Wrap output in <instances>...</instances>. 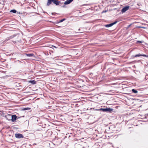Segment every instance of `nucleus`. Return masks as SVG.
Segmentation results:
<instances>
[{
    "label": "nucleus",
    "instance_id": "nucleus-1",
    "mask_svg": "<svg viewBox=\"0 0 148 148\" xmlns=\"http://www.w3.org/2000/svg\"><path fill=\"white\" fill-rule=\"evenodd\" d=\"M52 2L56 5H59L60 6L62 5V3L60 1H58V0H48L47 5L48 6H49L51 4Z\"/></svg>",
    "mask_w": 148,
    "mask_h": 148
},
{
    "label": "nucleus",
    "instance_id": "nucleus-2",
    "mask_svg": "<svg viewBox=\"0 0 148 148\" xmlns=\"http://www.w3.org/2000/svg\"><path fill=\"white\" fill-rule=\"evenodd\" d=\"M100 110H102L103 112H111L112 111L113 109L110 108H101Z\"/></svg>",
    "mask_w": 148,
    "mask_h": 148
},
{
    "label": "nucleus",
    "instance_id": "nucleus-3",
    "mask_svg": "<svg viewBox=\"0 0 148 148\" xmlns=\"http://www.w3.org/2000/svg\"><path fill=\"white\" fill-rule=\"evenodd\" d=\"M15 136V137L17 138H23L24 137L23 135L21 134H16Z\"/></svg>",
    "mask_w": 148,
    "mask_h": 148
},
{
    "label": "nucleus",
    "instance_id": "nucleus-4",
    "mask_svg": "<svg viewBox=\"0 0 148 148\" xmlns=\"http://www.w3.org/2000/svg\"><path fill=\"white\" fill-rule=\"evenodd\" d=\"M117 22V21H115L114 22L110 24H107L105 25L106 27H108L112 26L113 25L116 24Z\"/></svg>",
    "mask_w": 148,
    "mask_h": 148
},
{
    "label": "nucleus",
    "instance_id": "nucleus-5",
    "mask_svg": "<svg viewBox=\"0 0 148 148\" xmlns=\"http://www.w3.org/2000/svg\"><path fill=\"white\" fill-rule=\"evenodd\" d=\"M17 116L15 115H11V121L13 122H14L16 120Z\"/></svg>",
    "mask_w": 148,
    "mask_h": 148
},
{
    "label": "nucleus",
    "instance_id": "nucleus-6",
    "mask_svg": "<svg viewBox=\"0 0 148 148\" xmlns=\"http://www.w3.org/2000/svg\"><path fill=\"white\" fill-rule=\"evenodd\" d=\"M129 7L126 6L123 8L121 10V12L122 13H124L129 9Z\"/></svg>",
    "mask_w": 148,
    "mask_h": 148
},
{
    "label": "nucleus",
    "instance_id": "nucleus-7",
    "mask_svg": "<svg viewBox=\"0 0 148 148\" xmlns=\"http://www.w3.org/2000/svg\"><path fill=\"white\" fill-rule=\"evenodd\" d=\"M5 117L7 120L10 121L11 120V114H7L5 116Z\"/></svg>",
    "mask_w": 148,
    "mask_h": 148
},
{
    "label": "nucleus",
    "instance_id": "nucleus-8",
    "mask_svg": "<svg viewBox=\"0 0 148 148\" xmlns=\"http://www.w3.org/2000/svg\"><path fill=\"white\" fill-rule=\"evenodd\" d=\"M73 0H67L64 2V4L67 5L70 3L72 2Z\"/></svg>",
    "mask_w": 148,
    "mask_h": 148
},
{
    "label": "nucleus",
    "instance_id": "nucleus-9",
    "mask_svg": "<svg viewBox=\"0 0 148 148\" xmlns=\"http://www.w3.org/2000/svg\"><path fill=\"white\" fill-rule=\"evenodd\" d=\"M47 133L48 136H50L52 134V132L49 130H48L47 131Z\"/></svg>",
    "mask_w": 148,
    "mask_h": 148
},
{
    "label": "nucleus",
    "instance_id": "nucleus-10",
    "mask_svg": "<svg viewBox=\"0 0 148 148\" xmlns=\"http://www.w3.org/2000/svg\"><path fill=\"white\" fill-rule=\"evenodd\" d=\"M146 43L144 42L143 40H139V47L142 46V45H144V44H145Z\"/></svg>",
    "mask_w": 148,
    "mask_h": 148
},
{
    "label": "nucleus",
    "instance_id": "nucleus-11",
    "mask_svg": "<svg viewBox=\"0 0 148 148\" xmlns=\"http://www.w3.org/2000/svg\"><path fill=\"white\" fill-rule=\"evenodd\" d=\"M13 37H12V36H10V37H9L5 39V40L3 41V42L4 43H5L7 41L9 40L10 39H11Z\"/></svg>",
    "mask_w": 148,
    "mask_h": 148
},
{
    "label": "nucleus",
    "instance_id": "nucleus-12",
    "mask_svg": "<svg viewBox=\"0 0 148 148\" xmlns=\"http://www.w3.org/2000/svg\"><path fill=\"white\" fill-rule=\"evenodd\" d=\"M29 82L31 83L32 84H35L36 83V82L34 80H30Z\"/></svg>",
    "mask_w": 148,
    "mask_h": 148
},
{
    "label": "nucleus",
    "instance_id": "nucleus-13",
    "mask_svg": "<svg viewBox=\"0 0 148 148\" xmlns=\"http://www.w3.org/2000/svg\"><path fill=\"white\" fill-rule=\"evenodd\" d=\"M26 55L28 57H32L34 56V55L33 53H28L26 54Z\"/></svg>",
    "mask_w": 148,
    "mask_h": 148
},
{
    "label": "nucleus",
    "instance_id": "nucleus-14",
    "mask_svg": "<svg viewBox=\"0 0 148 148\" xmlns=\"http://www.w3.org/2000/svg\"><path fill=\"white\" fill-rule=\"evenodd\" d=\"M15 85L17 87H20L21 85V83H15Z\"/></svg>",
    "mask_w": 148,
    "mask_h": 148
},
{
    "label": "nucleus",
    "instance_id": "nucleus-15",
    "mask_svg": "<svg viewBox=\"0 0 148 148\" xmlns=\"http://www.w3.org/2000/svg\"><path fill=\"white\" fill-rule=\"evenodd\" d=\"M10 12H12L14 13H15L16 12V11L14 9L10 11Z\"/></svg>",
    "mask_w": 148,
    "mask_h": 148
},
{
    "label": "nucleus",
    "instance_id": "nucleus-16",
    "mask_svg": "<svg viewBox=\"0 0 148 148\" xmlns=\"http://www.w3.org/2000/svg\"><path fill=\"white\" fill-rule=\"evenodd\" d=\"M143 56L144 57H148V55H147L145 54H141L139 53V56Z\"/></svg>",
    "mask_w": 148,
    "mask_h": 148
},
{
    "label": "nucleus",
    "instance_id": "nucleus-17",
    "mask_svg": "<svg viewBox=\"0 0 148 148\" xmlns=\"http://www.w3.org/2000/svg\"><path fill=\"white\" fill-rule=\"evenodd\" d=\"M132 90V92H133L135 93H136L138 92V91L136 90H135L134 89H133Z\"/></svg>",
    "mask_w": 148,
    "mask_h": 148
},
{
    "label": "nucleus",
    "instance_id": "nucleus-18",
    "mask_svg": "<svg viewBox=\"0 0 148 148\" xmlns=\"http://www.w3.org/2000/svg\"><path fill=\"white\" fill-rule=\"evenodd\" d=\"M30 109V108H23V110H29Z\"/></svg>",
    "mask_w": 148,
    "mask_h": 148
},
{
    "label": "nucleus",
    "instance_id": "nucleus-19",
    "mask_svg": "<svg viewBox=\"0 0 148 148\" xmlns=\"http://www.w3.org/2000/svg\"><path fill=\"white\" fill-rule=\"evenodd\" d=\"M65 18H64L63 19H62L61 20H60L59 21L58 23H61L63 21H65Z\"/></svg>",
    "mask_w": 148,
    "mask_h": 148
},
{
    "label": "nucleus",
    "instance_id": "nucleus-20",
    "mask_svg": "<svg viewBox=\"0 0 148 148\" xmlns=\"http://www.w3.org/2000/svg\"><path fill=\"white\" fill-rule=\"evenodd\" d=\"M142 28L143 29H146V27H141L139 26V28ZM140 30V29H139V31Z\"/></svg>",
    "mask_w": 148,
    "mask_h": 148
},
{
    "label": "nucleus",
    "instance_id": "nucleus-21",
    "mask_svg": "<svg viewBox=\"0 0 148 148\" xmlns=\"http://www.w3.org/2000/svg\"><path fill=\"white\" fill-rule=\"evenodd\" d=\"M107 10H104L103 11H102V13H105V12H107Z\"/></svg>",
    "mask_w": 148,
    "mask_h": 148
},
{
    "label": "nucleus",
    "instance_id": "nucleus-22",
    "mask_svg": "<svg viewBox=\"0 0 148 148\" xmlns=\"http://www.w3.org/2000/svg\"><path fill=\"white\" fill-rule=\"evenodd\" d=\"M138 125L137 124H136L134 123V125L137 126Z\"/></svg>",
    "mask_w": 148,
    "mask_h": 148
},
{
    "label": "nucleus",
    "instance_id": "nucleus-23",
    "mask_svg": "<svg viewBox=\"0 0 148 148\" xmlns=\"http://www.w3.org/2000/svg\"><path fill=\"white\" fill-rule=\"evenodd\" d=\"M135 57H136V56H139V54H137V55H136L135 56Z\"/></svg>",
    "mask_w": 148,
    "mask_h": 148
},
{
    "label": "nucleus",
    "instance_id": "nucleus-24",
    "mask_svg": "<svg viewBox=\"0 0 148 148\" xmlns=\"http://www.w3.org/2000/svg\"><path fill=\"white\" fill-rule=\"evenodd\" d=\"M64 6H65V5H64L62 6V7H64Z\"/></svg>",
    "mask_w": 148,
    "mask_h": 148
},
{
    "label": "nucleus",
    "instance_id": "nucleus-25",
    "mask_svg": "<svg viewBox=\"0 0 148 148\" xmlns=\"http://www.w3.org/2000/svg\"><path fill=\"white\" fill-rule=\"evenodd\" d=\"M137 43L139 42V40L137 41Z\"/></svg>",
    "mask_w": 148,
    "mask_h": 148
},
{
    "label": "nucleus",
    "instance_id": "nucleus-26",
    "mask_svg": "<svg viewBox=\"0 0 148 148\" xmlns=\"http://www.w3.org/2000/svg\"><path fill=\"white\" fill-rule=\"evenodd\" d=\"M53 13H52V14L53 15Z\"/></svg>",
    "mask_w": 148,
    "mask_h": 148
},
{
    "label": "nucleus",
    "instance_id": "nucleus-27",
    "mask_svg": "<svg viewBox=\"0 0 148 148\" xmlns=\"http://www.w3.org/2000/svg\"><path fill=\"white\" fill-rule=\"evenodd\" d=\"M141 106H139V107H141Z\"/></svg>",
    "mask_w": 148,
    "mask_h": 148
},
{
    "label": "nucleus",
    "instance_id": "nucleus-28",
    "mask_svg": "<svg viewBox=\"0 0 148 148\" xmlns=\"http://www.w3.org/2000/svg\"><path fill=\"white\" fill-rule=\"evenodd\" d=\"M1 4V3L0 2V4Z\"/></svg>",
    "mask_w": 148,
    "mask_h": 148
},
{
    "label": "nucleus",
    "instance_id": "nucleus-29",
    "mask_svg": "<svg viewBox=\"0 0 148 148\" xmlns=\"http://www.w3.org/2000/svg\"><path fill=\"white\" fill-rule=\"evenodd\" d=\"M148 116V114H147Z\"/></svg>",
    "mask_w": 148,
    "mask_h": 148
}]
</instances>
